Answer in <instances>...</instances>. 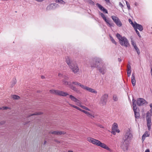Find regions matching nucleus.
<instances>
[{"label": "nucleus", "instance_id": "obj_1", "mask_svg": "<svg viewBox=\"0 0 152 152\" xmlns=\"http://www.w3.org/2000/svg\"><path fill=\"white\" fill-rule=\"evenodd\" d=\"M87 140L94 145L99 146L103 148H104L110 152H112V150L107 145L104 143H102L100 141L93 138L91 137H88L87 138Z\"/></svg>", "mask_w": 152, "mask_h": 152}, {"label": "nucleus", "instance_id": "obj_2", "mask_svg": "<svg viewBox=\"0 0 152 152\" xmlns=\"http://www.w3.org/2000/svg\"><path fill=\"white\" fill-rule=\"evenodd\" d=\"M133 138V136L131 130L128 129L125 131L123 140L124 144L129 145Z\"/></svg>", "mask_w": 152, "mask_h": 152}, {"label": "nucleus", "instance_id": "obj_3", "mask_svg": "<svg viewBox=\"0 0 152 152\" xmlns=\"http://www.w3.org/2000/svg\"><path fill=\"white\" fill-rule=\"evenodd\" d=\"M116 36L119 40V43L121 46L126 47H127L129 46V41L125 37H122L118 33L116 34Z\"/></svg>", "mask_w": 152, "mask_h": 152}, {"label": "nucleus", "instance_id": "obj_4", "mask_svg": "<svg viewBox=\"0 0 152 152\" xmlns=\"http://www.w3.org/2000/svg\"><path fill=\"white\" fill-rule=\"evenodd\" d=\"M151 109L150 111H148L146 113V119L147 122V126L148 130H150L151 129V115L152 116V103L150 105Z\"/></svg>", "mask_w": 152, "mask_h": 152}, {"label": "nucleus", "instance_id": "obj_5", "mask_svg": "<svg viewBox=\"0 0 152 152\" xmlns=\"http://www.w3.org/2000/svg\"><path fill=\"white\" fill-rule=\"evenodd\" d=\"M69 95V98L71 99V100L72 101L76 102V104L77 105L79 106L83 109L88 111L90 110V109L87 107L82 105L79 99H77L74 96L71 95Z\"/></svg>", "mask_w": 152, "mask_h": 152}, {"label": "nucleus", "instance_id": "obj_6", "mask_svg": "<svg viewBox=\"0 0 152 152\" xmlns=\"http://www.w3.org/2000/svg\"><path fill=\"white\" fill-rule=\"evenodd\" d=\"M50 92L51 94H55L57 95H58L63 96H66L67 95H69L68 94L67 92L58 90L53 89L50 90Z\"/></svg>", "mask_w": 152, "mask_h": 152}, {"label": "nucleus", "instance_id": "obj_7", "mask_svg": "<svg viewBox=\"0 0 152 152\" xmlns=\"http://www.w3.org/2000/svg\"><path fill=\"white\" fill-rule=\"evenodd\" d=\"M107 96L108 95L107 94L102 95L99 102V104L101 105H105L107 101Z\"/></svg>", "mask_w": 152, "mask_h": 152}, {"label": "nucleus", "instance_id": "obj_8", "mask_svg": "<svg viewBox=\"0 0 152 152\" xmlns=\"http://www.w3.org/2000/svg\"><path fill=\"white\" fill-rule=\"evenodd\" d=\"M131 24L134 28V29H138L140 31H142L143 30V28L142 26L140 24L137 23L136 22L133 23L131 21Z\"/></svg>", "mask_w": 152, "mask_h": 152}, {"label": "nucleus", "instance_id": "obj_9", "mask_svg": "<svg viewBox=\"0 0 152 152\" xmlns=\"http://www.w3.org/2000/svg\"><path fill=\"white\" fill-rule=\"evenodd\" d=\"M69 68L72 70V71L74 73L77 72L79 71V68L77 65L73 63L69 66Z\"/></svg>", "mask_w": 152, "mask_h": 152}, {"label": "nucleus", "instance_id": "obj_10", "mask_svg": "<svg viewBox=\"0 0 152 152\" xmlns=\"http://www.w3.org/2000/svg\"><path fill=\"white\" fill-rule=\"evenodd\" d=\"M111 18L118 26L121 27L122 26L121 22L117 17L113 15L111 16Z\"/></svg>", "mask_w": 152, "mask_h": 152}, {"label": "nucleus", "instance_id": "obj_11", "mask_svg": "<svg viewBox=\"0 0 152 152\" xmlns=\"http://www.w3.org/2000/svg\"><path fill=\"white\" fill-rule=\"evenodd\" d=\"M133 110L135 116L136 118H138L139 116V114L137 111V110L136 105V102L135 100H134L133 99Z\"/></svg>", "mask_w": 152, "mask_h": 152}, {"label": "nucleus", "instance_id": "obj_12", "mask_svg": "<svg viewBox=\"0 0 152 152\" xmlns=\"http://www.w3.org/2000/svg\"><path fill=\"white\" fill-rule=\"evenodd\" d=\"M137 103L138 105L140 106L146 105L148 102L144 99L140 98L137 99Z\"/></svg>", "mask_w": 152, "mask_h": 152}, {"label": "nucleus", "instance_id": "obj_13", "mask_svg": "<svg viewBox=\"0 0 152 152\" xmlns=\"http://www.w3.org/2000/svg\"><path fill=\"white\" fill-rule=\"evenodd\" d=\"M99 63V59L94 58L93 60V63L91 64V66L92 68L96 67L98 66Z\"/></svg>", "mask_w": 152, "mask_h": 152}, {"label": "nucleus", "instance_id": "obj_14", "mask_svg": "<svg viewBox=\"0 0 152 152\" xmlns=\"http://www.w3.org/2000/svg\"><path fill=\"white\" fill-rule=\"evenodd\" d=\"M84 90L94 94H97V91L96 90L86 86Z\"/></svg>", "mask_w": 152, "mask_h": 152}, {"label": "nucleus", "instance_id": "obj_15", "mask_svg": "<svg viewBox=\"0 0 152 152\" xmlns=\"http://www.w3.org/2000/svg\"><path fill=\"white\" fill-rule=\"evenodd\" d=\"M85 110H83V112L86 114L88 117H90L91 119L95 117L94 115L89 112V111H91L90 110V111Z\"/></svg>", "mask_w": 152, "mask_h": 152}, {"label": "nucleus", "instance_id": "obj_16", "mask_svg": "<svg viewBox=\"0 0 152 152\" xmlns=\"http://www.w3.org/2000/svg\"><path fill=\"white\" fill-rule=\"evenodd\" d=\"M65 61L67 64L69 66L70 65L74 63L72 62L70 57L69 56H66L65 57Z\"/></svg>", "mask_w": 152, "mask_h": 152}, {"label": "nucleus", "instance_id": "obj_17", "mask_svg": "<svg viewBox=\"0 0 152 152\" xmlns=\"http://www.w3.org/2000/svg\"><path fill=\"white\" fill-rule=\"evenodd\" d=\"M112 130H114L118 133L120 132V131L118 129V125L117 123H113L112 127Z\"/></svg>", "mask_w": 152, "mask_h": 152}, {"label": "nucleus", "instance_id": "obj_18", "mask_svg": "<svg viewBox=\"0 0 152 152\" xmlns=\"http://www.w3.org/2000/svg\"><path fill=\"white\" fill-rule=\"evenodd\" d=\"M50 133L55 135H61V134H64L65 133L64 132H61L59 131H50Z\"/></svg>", "mask_w": 152, "mask_h": 152}, {"label": "nucleus", "instance_id": "obj_19", "mask_svg": "<svg viewBox=\"0 0 152 152\" xmlns=\"http://www.w3.org/2000/svg\"><path fill=\"white\" fill-rule=\"evenodd\" d=\"M72 84H74L75 85H77L79 86L82 89H84L86 86L78 82H73L72 83Z\"/></svg>", "mask_w": 152, "mask_h": 152}, {"label": "nucleus", "instance_id": "obj_20", "mask_svg": "<svg viewBox=\"0 0 152 152\" xmlns=\"http://www.w3.org/2000/svg\"><path fill=\"white\" fill-rule=\"evenodd\" d=\"M150 135L149 132H148L146 131L145 132L144 134L142 135V142L145 140V138L147 137H149Z\"/></svg>", "mask_w": 152, "mask_h": 152}, {"label": "nucleus", "instance_id": "obj_21", "mask_svg": "<svg viewBox=\"0 0 152 152\" xmlns=\"http://www.w3.org/2000/svg\"><path fill=\"white\" fill-rule=\"evenodd\" d=\"M96 5L101 10L103 11L104 12H105L106 13H108L107 10L106 9H105L100 4L97 3L96 4Z\"/></svg>", "mask_w": 152, "mask_h": 152}, {"label": "nucleus", "instance_id": "obj_22", "mask_svg": "<svg viewBox=\"0 0 152 152\" xmlns=\"http://www.w3.org/2000/svg\"><path fill=\"white\" fill-rule=\"evenodd\" d=\"M105 22L110 27H111L113 26V24L110 23V21L109 20L108 18H107L106 17L103 19Z\"/></svg>", "mask_w": 152, "mask_h": 152}, {"label": "nucleus", "instance_id": "obj_23", "mask_svg": "<svg viewBox=\"0 0 152 152\" xmlns=\"http://www.w3.org/2000/svg\"><path fill=\"white\" fill-rule=\"evenodd\" d=\"M131 82L133 86H134L136 83V80L135 77L134 75L132 74L131 77Z\"/></svg>", "mask_w": 152, "mask_h": 152}, {"label": "nucleus", "instance_id": "obj_24", "mask_svg": "<svg viewBox=\"0 0 152 152\" xmlns=\"http://www.w3.org/2000/svg\"><path fill=\"white\" fill-rule=\"evenodd\" d=\"M129 145L125 144H124L121 145V148L124 151H126L128 149V146Z\"/></svg>", "mask_w": 152, "mask_h": 152}, {"label": "nucleus", "instance_id": "obj_25", "mask_svg": "<svg viewBox=\"0 0 152 152\" xmlns=\"http://www.w3.org/2000/svg\"><path fill=\"white\" fill-rule=\"evenodd\" d=\"M130 39L131 44L134 48H135L137 47L136 45V43L134 41V39H133V38H132V37H130Z\"/></svg>", "mask_w": 152, "mask_h": 152}, {"label": "nucleus", "instance_id": "obj_26", "mask_svg": "<svg viewBox=\"0 0 152 152\" xmlns=\"http://www.w3.org/2000/svg\"><path fill=\"white\" fill-rule=\"evenodd\" d=\"M55 4H50L47 6V10H51L54 8L55 7Z\"/></svg>", "mask_w": 152, "mask_h": 152}, {"label": "nucleus", "instance_id": "obj_27", "mask_svg": "<svg viewBox=\"0 0 152 152\" xmlns=\"http://www.w3.org/2000/svg\"><path fill=\"white\" fill-rule=\"evenodd\" d=\"M106 69L104 67H102V68L99 69V72L102 74H104L106 72Z\"/></svg>", "mask_w": 152, "mask_h": 152}, {"label": "nucleus", "instance_id": "obj_28", "mask_svg": "<svg viewBox=\"0 0 152 152\" xmlns=\"http://www.w3.org/2000/svg\"><path fill=\"white\" fill-rule=\"evenodd\" d=\"M69 88L72 89V90H74L75 91L77 92L78 91L77 89L75 86H73L71 83L70 84V85L69 86Z\"/></svg>", "mask_w": 152, "mask_h": 152}, {"label": "nucleus", "instance_id": "obj_29", "mask_svg": "<svg viewBox=\"0 0 152 152\" xmlns=\"http://www.w3.org/2000/svg\"><path fill=\"white\" fill-rule=\"evenodd\" d=\"M69 105H70L71 107L77 109V110H79V111H80L82 112L83 110L81 109L79 107H78L76 106H75V105H73L71 104H69Z\"/></svg>", "mask_w": 152, "mask_h": 152}, {"label": "nucleus", "instance_id": "obj_30", "mask_svg": "<svg viewBox=\"0 0 152 152\" xmlns=\"http://www.w3.org/2000/svg\"><path fill=\"white\" fill-rule=\"evenodd\" d=\"M131 72V68L129 66L128 67V70L127 72V74L128 77H129L130 76Z\"/></svg>", "mask_w": 152, "mask_h": 152}, {"label": "nucleus", "instance_id": "obj_31", "mask_svg": "<svg viewBox=\"0 0 152 152\" xmlns=\"http://www.w3.org/2000/svg\"><path fill=\"white\" fill-rule=\"evenodd\" d=\"M11 97L13 99H19L20 98V97L19 96L15 95H12Z\"/></svg>", "mask_w": 152, "mask_h": 152}, {"label": "nucleus", "instance_id": "obj_32", "mask_svg": "<svg viewBox=\"0 0 152 152\" xmlns=\"http://www.w3.org/2000/svg\"><path fill=\"white\" fill-rule=\"evenodd\" d=\"M55 1L56 3H59L60 4H65V2L63 0H56Z\"/></svg>", "mask_w": 152, "mask_h": 152}, {"label": "nucleus", "instance_id": "obj_33", "mask_svg": "<svg viewBox=\"0 0 152 152\" xmlns=\"http://www.w3.org/2000/svg\"><path fill=\"white\" fill-rule=\"evenodd\" d=\"M63 83L65 85H68L69 86V85H70V84H71V83L70 82L66 81L64 80L63 81Z\"/></svg>", "mask_w": 152, "mask_h": 152}, {"label": "nucleus", "instance_id": "obj_34", "mask_svg": "<svg viewBox=\"0 0 152 152\" xmlns=\"http://www.w3.org/2000/svg\"><path fill=\"white\" fill-rule=\"evenodd\" d=\"M43 114V113L42 112H38L37 113H35L33 114H32L31 115H40Z\"/></svg>", "mask_w": 152, "mask_h": 152}, {"label": "nucleus", "instance_id": "obj_35", "mask_svg": "<svg viewBox=\"0 0 152 152\" xmlns=\"http://www.w3.org/2000/svg\"><path fill=\"white\" fill-rule=\"evenodd\" d=\"M134 49L137 52V53L139 55L140 53L139 50L137 47L134 48Z\"/></svg>", "mask_w": 152, "mask_h": 152}, {"label": "nucleus", "instance_id": "obj_36", "mask_svg": "<svg viewBox=\"0 0 152 152\" xmlns=\"http://www.w3.org/2000/svg\"><path fill=\"white\" fill-rule=\"evenodd\" d=\"M110 39L112 41V42L114 43L115 44H116V43L115 41V40H114V39L113 38L111 37H110Z\"/></svg>", "mask_w": 152, "mask_h": 152}, {"label": "nucleus", "instance_id": "obj_37", "mask_svg": "<svg viewBox=\"0 0 152 152\" xmlns=\"http://www.w3.org/2000/svg\"><path fill=\"white\" fill-rule=\"evenodd\" d=\"M16 83V81L15 80H14V81H13L11 83V86L12 87L13 86L15 85Z\"/></svg>", "mask_w": 152, "mask_h": 152}, {"label": "nucleus", "instance_id": "obj_38", "mask_svg": "<svg viewBox=\"0 0 152 152\" xmlns=\"http://www.w3.org/2000/svg\"><path fill=\"white\" fill-rule=\"evenodd\" d=\"M113 100L115 101H116L118 100V98L117 96L115 95L113 96Z\"/></svg>", "mask_w": 152, "mask_h": 152}, {"label": "nucleus", "instance_id": "obj_39", "mask_svg": "<svg viewBox=\"0 0 152 152\" xmlns=\"http://www.w3.org/2000/svg\"><path fill=\"white\" fill-rule=\"evenodd\" d=\"M136 32V33H137V34L138 35V36H139V37H141V36L139 33V32L137 31V29H134Z\"/></svg>", "mask_w": 152, "mask_h": 152}, {"label": "nucleus", "instance_id": "obj_40", "mask_svg": "<svg viewBox=\"0 0 152 152\" xmlns=\"http://www.w3.org/2000/svg\"><path fill=\"white\" fill-rule=\"evenodd\" d=\"M100 15L103 19L106 18L104 15L102 13H100Z\"/></svg>", "mask_w": 152, "mask_h": 152}, {"label": "nucleus", "instance_id": "obj_41", "mask_svg": "<svg viewBox=\"0 0 152 152\" xmlns=\"http://www.w3.org/2000/svg\"><path fill=\"white\" fill-rule=\"evenodd\" d=\"M1 108V110H7V109H10V108L7 107H3Z\"/></svg>", "mask_w": 152, "mask_h": 152}, {"label": "nucleus", "instance_id": "obj_42", "mask_svg": "<svg viewBox=\"0 0 152 152\" xmlns=\"http://www.w3.org/2000/svg\"><path fill=\"white\" fill-rule=\"evenodd\" d=\"M126 4L127 5V6L128 8L129 9H130V6L129 4L127 1H126Z\"/></svg>", "mask_w": 152, "mask_h": 152}, {"label": "nucleus", "instance_id": "obj_43", "mask_svg": "<svg viewBox=\"0 0 152 152\" xmlns=\"http://www.w3.org/2000/svg\"><path fill=\"white\" fill-rule=\"evenodd\" d=\"M116 131H115L114 130H113L111 132L114 135H115L116 134L115 132Z\"/></svg>", "mask_w": 152, "mask_h": 152}, {"label": "nucleus", "instance_id": "obj_44", "mask_svg": "<svg viewBox=\"0 0 152 152\" xmlns=\"http://www.w3.org/2000/svg\"><path fill=\"white\" fill-rule=\"evenodd\" d=\"M119 5L120 7H121V8H122L123 7V5L122 4L121 2H119Z\"/></svg>", "mask_w": 152, "mask_h": 152}, {"label": "nucleus", "instance_id": "obj_45", "mask_svg": "<svg viewBox=\"0 0 152 152\" xmlns=\"http://www.w3.org/2000/svg\"><path fill=\"white\" fill-rule=\"evenodd\" d=\"M145 152H150V150L148 149H146Z\"/></svg>", "mask_w": 152, "mask_h": 152}, {"label": "nucleus", "instance_id": "obj_46", "mask_svg": "<svg viewBox=\"0 0 152 152\" xmlns=\"http://www.w3.org/2000/svg\"><path fill=\"white\" fill-rule=\"evenodd\" d=\"M67 152H74L72 150H69Z\"/></svg>", "mask_w": 152, "mask_h": 152}, {"label": "nucleus", "instance_id": "obj_47", "mask_svg": "<svg viewBox=\"0 0 152 152\" xmlns=\"http://www.w3.org/2000/svg\"><path fill=\"white\" fill-rule=\"evenodd\" d=\"M58 75L59 77H61L62 75L61 73H59Z\"/></svg>", "mask_w": 152, "mask_h": 152}, {"label": "nucleus", "instance_id": "obj_48", "mask_svg": "<svg viewBox=\"0 0 152 152\" xmlns=\"http://www.w3.org/2000/svg\"><path fill=\"white\" fill-rule=\"evenodd\" d=\"M41 78H42V79H44V78H45V77H44V76H41Z\"/></svg>", "mask_w": 152, "mask_h": 152}, {"label": "nucleus", "instance_id": "obj_49", "mask_svg": "<svg viewBox=\"0 0 152 152\" xmlns=\"http://www.w3.org/2000/svg\"><path fill=\"white\" fill-rule=\"evenodd\" d=\"M129 23L131 24V21H132L130 19L129 20Z\"/></svg>", "mask_w": 152, "mask_h": 152}, {"label": "nucleus", "instance_id": "obj_50", "mask_svg": "<svg viewBox=\"0 0 152 152\" xmlns=\"http://www.w3.org/2000/svg\"><path fill=\"white\" fill-rule=\"evenodd\" d=\"M129 23L131 24V21H132L130 19L129 20Z\"/></svg>", "mask_w": 152, "mask_h": 152}, {"label": "nucleus", "instance_id": "obj_51", "mask_svg": "<svg viewBox=\"0 0 152 152\" xmlns=\"http://www.w3.org/2000/svg\"><path fill=\"white\" fill-rule=\"evenodd\" d=\"M107 2H109V0H105Z\"/></svg>", "mask_w": 152, "mask_h": 152}, {"label": "nucleus", "instance_id": "obj_52", "mask_svg": "<svg viewBox=\"0 0 152 152\" xmlns=\"http://www.w3.org/2000/svg\"><path fill=\"white\" fill-rule=\"evenodd\" d=\"M99 126L101 127V128H103V127L102 126V125H100V126Z\"/></svg>", "mask_w": 152, "mask_h": 152}, {"label": "nucleus", "instance_id": "obj_53", "mask_svg": "<svg viewBox=\"0 0 152 152\" xmlns=\"http://www.w3.org/2000/svg\"><path fill=\"white\" fill-rule=\"evenodd\" d=\"M46 143V141H45V144Z\"/></svg>", "mask_w": 152, "mask_h": 152}, {"label": "nucleus", "instance_id": "obj_54", "mask_svg": "<svg viewBox=\"0 0 152 152\" xmlns=\"http://www.w3.org/2000/svg\"><path fill=\"white\" fill-rule=\"evenodd\" d=\"M135 5H137V3H135Z\"/></svg>", "mask_w": 152, "mask_h": 152}, {"label": "nucleus", "instance_id": "obj_55", "mask_svg": "<svg viewBox=\"0 0 152 152\" xmlns=\"http://www.w3.org/2000/svg\"><path fill=\"white\" fill-rule=\"evenodd\" d=\"M1 109V108L0 107V109Z\"/></svg>", "mask_w": 152, "mask_h": 152}]
</instances>
